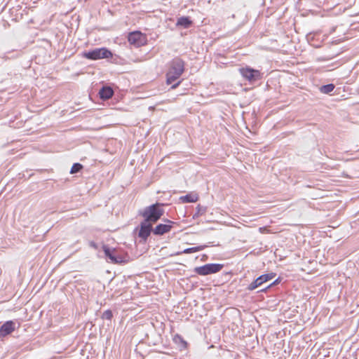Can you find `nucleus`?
I'll return each mask as SVG.
<instances>
[{"instance_id": "7", "label": "nucleus", "mask_w": 359, "mask_h": 359, "mask_svg": "<svg viewBox=\"0 0 359 359\" xmlns=\"http://www.w3.org/2000/svg\"><path fill=\"white\" fill-rule=\"evenodd\" d=\"M128 40L130 44L134 45L135 47H140L146 43L147 38L144 34L136 31L128 34Z\"/></svg>"}, {"instance_id": "12", "label": "nucleus", "mask_w": 359, "mask_h": 359, "mask_svg": "<svg viewBox=\"0 0 359 359\" xmlns=\"http://www.w3.org/2000/svg\"><path fill=\"white\" fill-rule=\"evenodd\" d=\"M113 95L114 90L110 86H103L99 91L100 97L102 100H109Z\"/></svg>"}, {"instance_id": "11", "label": "nucleus", "mask_w": 359, "mask_h": 359, "mask_svg": "<svg viewBox=\"0 0 359 359\" xmlns=\"http://www.w3.org/2000/svg\"><path fill=\"white\" fill-rule=\"evenodd\" d=\"M15 329V324L12 320L5 322L0 327V339H2L11 334Z\"/></svg>"}, {"instance_id": "10", "label": "nucleus", "mask_w": 359, "mask_h": 359, "mask_svg": "<svg viewBox=\"0 0 359 359\" xmlns=\"http://www.w3.org/2000/svg\"><path fill=\"white\" fill-rule=\"evenodd\" d=\"M164 222L166 223L159 224L154 229L153 233L154 235L162 236L170 231L175 222L168 219H164Z\"/></svg>"}, {"instance_id": "22", "label": "nucleus", "mask_w": 359, "mask_h": 359, "mask_svg": "<svg viewBox=\"0 0 359 359\" xmlns=\"http://www.w3.org/2000/svg\"><path fill=\"white\" fill-rule=\"evenodd\" d=\"M200 212H201V210H200V208H198V213H199Z\"/></svg>"}, {"instance_id": "1", "label": "nucleus", "mask_w": 359, "mask_h": 359, "mask_svg": "<svg viewBox=\"0 0 359 359\" xmlns=\"http://www.w3.org/2000/svg\"><path fill=\"white\" fill-rule=\"evenodd\" d=\"M184 72V62L180 57L174 58L170 63L169 69L166 73V82L168 85H172L171 88L175 89L180 83L181 81L173 83L177 81Z\"/></svg>"}, {"instance_id": "18", "label": "nucleus", "mask_w": 359, "mask_h": 359, "mask_svg": "<svg viewBox=\"0 0 359 359\" xmlns=\"http://www.w3.org/2000/svg\"><path fill=\"white\" fill-rule=\"evenodd\" d=\"M174 341L177 343L178 341L182 344V346L185 348L187 346V342L183 339V338L179 334H176L174 337Z\"/></svg>"}, {"instance_id": "3", "label": "nucleus", "mask_w": 359, "mask_h": 359, "mask_svg": "<svg viewBox=\"0 0 359 359\" xmlns=\"http://www.w3.org/2000/svg\"><path fill=\"white\" fill-rule=\"evenodd\" d=\"M112 53L106 48H97L83 53V56L89 60H96L112 57Z\"/></svg>"}, {"instance_id": "16", "label": "nucleus", "mask_w": 359, "mask_h": 359, "mask_svg": "<svg viewBox=\"0 0 359 359\" xmlns=\"http://www.w3.org/2000/svg\"><path fill=\"white\" fill-rule=\"evenodd\" d=\"M334 88H335V86L334 84L329 83V84H327V85L322 86L320 88V91L322 93H324V94H329L330 93L333 91Z\"/></svg>"}, {"instance_id": "17", "label": "nucleus", "mask_w": 359, "mask_h": 359, "mask_svg": "<svg viewBox=\"0 0 359 359\" xmlns=\"http://www.w3.org/2000/svg\"><path fill=\"white\" fill-rule=\"evenodd\" d=\"M83 168V165L79 163H74L70 172L72 174L77 173L79 172L81 169Z\"/></svg>"}, {"instance_id": "2", "label": "nucleus", "mask_w": 359, "mask_h": 359, "mask_svg": "<svg viewBox=\"0 0 359 359\" xmlns=\"http://www.w3.org/2000/svg\"><path fill=\"white\" fill-rule=\"evenodd\" d=\"M163 206V203H156L146 207L139 215L144 218V220L151 224L156 223L164 214Z\"/></svg>"}, {"instance_id": "14", "label": "nucleus", "mask_w": 359, "mask_h": 359, "mask_svg": "<svg viewBox=\"0 0 359 359\" xmlns=\"http://www.w3.org/2000/svg\"><path fill=\"white\" fill-rule=\"evenodd\" d=\"M206 245H199L196 247H192V248H188L184 249L182 252H178L175 255H180V254H191L196 252H199L205 249Z\"/></svg>"}, {"instance_id": "5", "label": "nucleus", "mask_w": 359, "mask_h": 359, "mask_svg": "<svg viewBox=\"0 0 359 359\" xmlns=\"http://www.w3.org/2000/svg\"><path fill=\"white\" fill-rule=\"evenodd\" d=\"M105 257L112 264H121L125 262L124 257L121 255L118 250L115 248H111L104 245L102 247Z\"/></svg>"}, {"instance_id": "19", "label": "nucleus", "mask_w": 359, "mask_h": 359, "mask_svg": "<svg viewBox=\"0 0 359 359\" xmlns=\"http://www.w3.org/2000/svg\"><path fill=\"white\" fill-rule=\"evenodd\" d=\"M113 316L112 312L111 310H107L102 313V318L106 320H111Z\"/></svg>"}, {"instance_id": "4", "label": "nucleus", "mask_w": 359, "mask_h": 359, "mask_svg": "<svg viewBox=\"0 0 359 359\" xmlns=\"http://www.w3.org/2000/svg\"><path fill=\"white\" fill-rule=\"evenodd\" d=\"M224 267L221 264H206L201 266L194 268V271L198 275L208 276L219 272Z\"/></svg>"}, {"instance_id": "9", "label": "nucleus", "mask_w": 359, "mask_h": 359, "mask_svg": "<svg viewBox=\"0 0 359 359\" xmlns=\"http://www.w3.org/2000/svg\"><path fill=\"white\" fill-rule=\"evenodd\" d=\"M152 224L145 220L142 221L139 226L138 237L146 242L151 233L153 232Z\"/></svg>"}, {"instance_id": "21", "label": "nucleus", "mask_w": 359, "mask_h": 359, "mask_svg": "<svg viewBox=\"0 0 359 359\" xmlns=\"http://www.w3.org/2000/svg\"><path fill=\"white\" fill-rule=\"evenodd\" d=\"M90 246H92L94 248H97V245L94 242L90 243Z\"/></svg>"}, {"instance_id": "15", "label": "nucleus", "mask_w": 359, "mask_h": 359, "mask_svg": "<svg viewBox=\"0 0 359 359\" xmlns=\"http://www.w3.org/2000/svg\"><path fill=\"white\" fill-rule=\"evenodd\" d=\"M180 199L183 203H194L197 201L198 196L196 194H187L181 196Z\"/></svg>"}, {"instance_id": "8", "label": "nucleus", "mask_w": 359, "mask_h": 359, "mask_svg": "<svg viewBox=\"0 0 359 359\" xmlns=\"http://www.w3.org/2000/svg\"><path fill=\"white\" fill-rule=\"evenodd\" d=\"M276 276V273H270L259 276L254 281H252L247 287L249 291H252L259 287L264 283L271 280Z\"/></svg>"}, {"instance_id": "13", "label": "nucleus", "mask_w": 359, "mask_h": 359, "mask_svg": "<svg viewBox=\"0 0 359 359\" xmlns=\"http://www.w3.org/2000/svg\"><path fill=\"white\" fill-rule=\"evenodd\" d=\"M192 25V21L189 17H180L177 19L176 25L177 27H182L184 29L189 28Z\"/></svg>"}, {"instance_id": "6", "label": "nucleus", "mask_w": 359, "mask_h": 359, "mask_svg": "<svg viewBox=\"0 0 359 359\" xmlns=\"http://www.w3.org/2000/svg\"><path fill=\"white\" fill-rule=\"evenodd\" d=\"M239 72L242 76L250 83L257 81L262 78L261 73L259 70L254 69L249 67L240 68Z\"/></svg>"}, {"instance_id": "20", "label": "nucleus", "mask_w": 359, "mask_h": 359, "mask_svg": "<svg viewBox=\"0 0 359 359\" xmlns=\"http://www.w3.org/2000/svg\"><path fill=\"white\" fill-rule=\"evenodd\" d=\"M279 283H280V278H278L276 280H275L271 284H270L268 287L261 290L260 291L266 292L269 288H270L271 287H272L273 285L278 284Z\"/></svg>"}]
</instances>
